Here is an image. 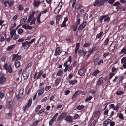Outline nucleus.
<instances>
[{"label": "nucleus", "mask_w": 126, "mask_h": 126, "mask_svg": "<svg viewBox=\"0 0 126 126\" xmlns=\"http://www.w3.org/2000/svg\"><path fill=\"white\" fill-rule=\"evenodd\" d=\"M109 0H96L94 2L92 3V5L94 7H100L104 5L105 2Z\"/></svg>", "instance_id": "obj_1"}, {"label": "nucleus", "mask_w": 126, "mask_h": 126, "mask_svg": "<svg viewBox=\"0 0 126 126\" xmlns=\"http://www.w3.org/2000/svg\"><path fill=\"white\" fill-rule=\"evenodd\" d=\"M24 89L23 88L20 89L19 91L18 94L16 95V97L18 99H20L24 96Z\"/></svg>", "instance_id": "obj_2"}, {"label": "nucleus", "mask_w": 126, "mask_h": 126, "mask_svg": "<svg viewBox=\"0 0 126 126\" xmlns=\"http://www.w3.org/2000/svg\"><path fill=\"white\" fill-rule=\"evenodd\" d=\"M6 105L8 108H12L13 106V102L12 99L10 98H8L7 100Z\"/></svg>", "instance_id": "obj_3"}, {"label": "nucleus", "mask_w": 126, "mask_h": 126, "mask_svg": "<svg viewBox=\"0 0 126 126\" xmlns=\"http://www.w3.org/2000/svg\"><path fill=\"white\" fill-rule=\"evenodd\" d=\"M87 24V22L86 21H84L82 23L80 24L79 27L78 29L79 31L81 32L82 30L85 27Z\"/></svg>", "instance_id": "obj_4"}, {"label": "nucleus", "mask_w": 126, "mask_h": 126, "mask_svg": "<svg viewBox=\"0 0 126 126\" xmlns=\"http://www.w3.org/2000/svg\"><path fill=\"white\" fill-rule=\"evenodd\" d=\"M30 46V45L28 41H26L22 43V46L25 49H28Z\"/></svg>", "instance_id": "obj_5"}, {"label": "nucleus", "mask_w": 126, "mask_h": 126, "mask_svg": "<svg viewBox=\"0 0 126 126\" xmlns=\"http://www.w3.org/2000/svg\"><path fill=\"white\" fill-rule=\"evenodd\" d=\"M29 73L30 72L29 71H25L23 72L22 75L25 80H26L28 79L29 75Z\"/></svg>", "instance_id": "obj_6"}, {"label": "nucleus", "mask_w": 126, "mask_h": 126, "mask_svg": "<svg viewBox=\"0 0 126 126\" xmlns=\"http://www.w3.org/2000/svg\"><path fill=\"white\" fill-rule=\"evenodd\" d=\"M86 71V70L85 68H82L78 71V74L80 76H82L85 74Z\"/></svg>", "instance_id": "obj_7"}, {"label": "nucleus", "mask_w": 126, "mask_h": 126, "mask_svg": "<svg viewBox=\"0 0 126 126\" xmlns=\"http://www.w3.org/2000/svg\"><path fill=\"white\" fill-rule=\"evenodd\" d=\"M32 103V99H30L28 101V103L24 108V111H26L31 106Z\"/></svg>", "instance_id": "obj_8"}, {"label": "nucleus", "mask_w": 126, "mask_h": 126, "mask_svg": "<svg viewBox=\"0 0 126 126\" xmlns=\"http://www.w3.org/2000/svg\"><path fill=\"white\" fill-rule=\"evenodd\" d=\"M14 2V1L10 2L8 1H5L4 3V6L7 7L9 8L10 6L12 5Z\"/></svg>", "instance_id": "obj_9"}, {"label": "nucleus", "mask_w": 126, "mask_h": 126, "mask_svg": "<svg viewBox=\"0 0 126 126\" xmlns=\"http://www.w3.org/2000/svg\"><path fill=\"white\" fill-rule=\"evenodd\" d=\"M104 79L103 77L100 78L97 82L96 84L97 85L100 86L102 84Z\"/></svg>", "instance_id": "obj_10"}, {"label": "nucleus", "mask_w": 126, "mask_h": 126, "mask_svg": "<svg viewBox=\"0 0 126 126\" xmlns=\"http://www.w3.org/2000/svg\"><path fill=\"white\" fill-rule=\"evenodd\" d=\"M61 5L59 6V5L58 6H57L55 9L54 12L55 14H57L61 10L62 6V3H61Z\"/></svg>", "instance_id": "obj_11"}, {"label": "nucleus", "mask_w": 126, "mask_h": 126, "mask_svg": "<svg viewBox=\"0 0 126 126\" xmlns=\"http://www.w3.org/2000/svg\"><path fill=\"white\" fill-rule=\"evenodd\" d=\"M81 92H83L82 91H80L79 90H78L76 91L74 93L72 97V99H74L76 96H77L78 95L80 94L81 93H82Z\"/></svg>", "instance_id": "obj_12"}, {"label": "nucleus", "mask_w": 126, "mask_h": 126, "mask_svg": "<svg viewBox=\"0 0 126 126\" xmlns=\"http://www.w3.org/2000/svg\"><path fill=\"white\" fill-rule=\"evenodd\" d=\"M116 46L114 44H113V43H112L110 46L109 48V51H111L114 50L115 49Z\"/></svg>", "instance_id": "obj_13"}, {"label": "nucleus", "mask_w": 126, "mask_h": 126, "mask_svg": "<svg viewBox=\"0 0 126 126\" xmlns=\"http://www.w3.org/2000/svg\"><path fill=\"white\" fill-rule=\"evenodd\" d=\"M60 47H58L56 49L54 53V55L57 56L59 55L61 53L60 52Z\"/></svg>", "instance_id": "obj_14"}, {"label": "nucleus", "mask_w": 126, "mask_h": 126, "mask_svg": "<svg viewBox=\"0 0 126 126\" xmlns=\"http://www.w3.org/2000/svg\"><path fill=\"white\" fill-rule=\"evenodd\" d=\"M45 91L44 88L43 87H41L38 90V95L40 96Z\"/></svg>", "instance_id": "obj_15"}, {"label": "nucleus", "mask_w": 126, "mask_h": 126, "mask_svg": "<svg viewBox=\"0 0 126 126\" xmlns=\"http://www.w3.org/2000/svg\"><path fill=\"white\" fill-rule=\"evenodd\" d=\"M65 120L68 122H72L73 120V117L71 116L68 115L66 117Z\"/></svg>", "instance_id": "obj_16"}, {"label": "nucleus", "mask_w": 126, "mask_h": 126, "mask_svg": "<svg viewBox=\"0 0 126 126\" xmlns=\"http://www.w3.org/2000/svg\"><path fill=\"white\" fill-rule=\"evenodd\" d=\"M76 2L75 1L73 2L72 5L73 8H75L76 9H78L80 7V4H77L75 7Z\"/></svg>", "instance_id": "obj_17"}, {"label": "nucleus", "mask_w": 126, "mask_h": 126, "mask_svg": "<svg viewBox=\"0 0 126 126\" xmlns=\"http://www.w3.org/2000/svg\"><path fill=\"white\" fill-rule=\"evenodd\" d=\"M6 78L4 76L0 77V84H3L6 80Z\"/></svg>", "instance_id": "obj_18"}, {"label": "nucleus", "mask_w": 126, "mask_h": 126, "mask_svg": "<svg viewBox=\"0 0 126 126\" xmlns=\"http://www.w3.org/2000/svg\"><path fill=\"white\" fill-rule=\"evenodd\" d=\"M87 52V51H85L84 50L82 49V50L79 49L78 50V52L79 54H83L84 56H85Z\"/></svg>", "instance_id": "obj_19"}, {"label": "nucleus", "mask_w": 126, "mask_h": 126, "mask_svg": "<svg viewBox=\"0 0 126 126\" xmlns=\"http://www.w3.org/2000/svg\"><path fill=\"white\" fill-rule=\"evenodd\" d=\"M34 6L35 7L39 6V5L40 4L41 2L39 1H37L35 0L34 1Z\"/></svg>", "instance_id": "obj_20"}, {"label": "nucleus", "mask_w": 126, "mask_h": 126, "mask_svg": "<svg viewBox=\"0 0 126 126\" xmlns=\"http://www.w3.org/2000/svg\"><path fill=\"white\" fill-rule=\"evenodd\" d=\"M110 121V119H108L105 120L103 123V125L104 126H107L108 124Z\"/></svg>", "instance_id": "obj_21"}, {"label": "nucleus", "mask_w": 126, "mask_h": 126, "mask_svg": "<svg viewBox=\"0 0 126 126\" xmlns=\"http://www.w3.org/2000/svg\"><path fill=\"white\" fill-rule=\"evenodd\" d=\"M100 71L98 69L96 70L95 71H94L92 74V75L93 76H95L97 75V74L100 73Z\"/></svg>", "instance_id": "obj_22"}, {"label": "nucleus", "mask_w": 126, "mask_h": 126, "mask_svg": "<svg viewBox=\"0 0 126 126\" xmlns=\"http://www.w3.org/2000/svg\"><path fill=\"white\" fill-rule=\"evenodd\" d=\"M61 79L59 78L57 79L55 81V85L57 86L60 82Z\"/></svg>", "instance_id": "obj_23"}, {"label": "nucleus", "mask_w": 126, "mask_h": 126, "mask_svg": "<svg viewBox=\"0 0 126 126\" xmlns=\"http://www.w3.org/2000/svg\"><path fill=\"white\" fill-rule=\"evenodd\" d=\"M126 46L123 47L121 51L119 53L120 54H121L124 53L125 54V53H126Z\"/></svg>", "instance_id": "obj_24"}, {"label": "nucleus", "mask_w": 126, "mask_h": 126, "mask_svg": "<svg viewBox=\"0 0 126 126\" xmlns=\"http://www.w3.org/2000/svg\"><path fill=\"white\" fill-rule=\"evenodd\" d=\"M103 34V32L101 31L99 33L97 34L96 36L95 40H96L97 39H99L102 36Z\"/></svg>", "instance_id": "obj_25"}, {"label": "nucleus", "mask_w": 126, "mask_h": 126, "mask_svg": "<svg viewBox=\"0 0 126 126\" xmlns=\"http://www.w3.org/2000/svg\"><path fill=\"white\" fill-rule=\"evenodd\" d=\"M39 121H40L39 120H38L34 121L32 123V124H31V126H36L38 124Z\"/></svg>", "instance_id": "obj_26"}, {"label": "nucleus", "mask_w": 126, "mask_h": 126, "mask_svg": "<svg viewBox=\"0 0 126 126\" xmlns=\"http://www.w3.org/2000/svg\"><path fill=\"white\" fill-rule=\"evenodd\" d=\"M77 80H69L68 82L70 84L72 85L74 84H75L77 82Z\"/></svg>", "instance_id": "obj_27"}, {"label": "nucleus", "mask_w": 126, "mask_h": 126, "mask_svg": "<svg viewBox=\"0 0 126 126\" xmlns=\"http://www.w3.org/2000/svg\"><path fill=\"white\" fill-rule=\"evenodd\" d=\"M7 70V71L10 73L12 72V70L11 65H10L8 66Z\"/></svg>", "instance_id": "obj_28"}, {"label": "nucleus", "mask_w": 126, "mask_h": 126, "mask_svg": "<svg viewBox=\"0 0 126 126\" xmlns=\"http://www.w3.org/2000/svg\"><path fill=\"white\" fill-rule=\"evenodd\" d=\"M117 68H115L114 67H113L112 68V70H111V72L112 73H115V74H116L117 72Z\"/></svg>", "instance_id": "obj_29"}, {"label": "nucleus", "mask_w": 126, "mask_h": 126, "mask_svg": "<svg viewBox=\"0 0 126 126\" xmlns=\"http://www.w3.org/2000/svg\"><path fill=\"white\" fill-rule=\"evenodd\" d=\"M76 20L75 24L77 26H78L80 24V22L81 20L79 18H77Z\"/></svg>", "instance_id": "obj_30"}, {"label": "nucleus", "mask_w": 126, "mask_h": 126, "mask_svg": "<svg viewBox=\"0 0 126 126\" xmlns=\"http://www.w3.org/2000/svg\"><path fill=\"white\" fill-rule=\"evenodd\" d=\"M109 37H108L105 40V41H104V43H103L104 45L106 46L107 45V44H108V43H109Z\"/></svg>", "instance_id": "obj_31"}, {"label": "nucleus", "mask_w": 126, "mask_h": 126, "mask_svg": "<svg viewBox=\"0 0 126 126\" xmlns=\"http://www.w3.org/2000/svg\"><path fill=\"white\" fill-rule=\"evenodd\" d=\"M20 63L19 61H15V66L16 68L20 66Z\"/></svg>", "instance_id": "obj_32"}, {"label": "nucleus", "mask_w": 126, "mask_h": 126, "mask_svg": "<svg viewBox=\"0 0 126 126\" xmlns=\"http://www.w3.org/2000/svg\"><path fill=\"white\" fill-rule=\"evenodd\" d=\"M115 73H112L111 72H110L109 73V80L110 79H111L115 75Z\"/></svg>", "instance_id": "obj_33"}, {"label": "nucleus", "mask_w": 126, "mask_h": 126, "mask_svg": "<svg viewBox=\"0 0 126 126\" xmlns=\"http://www.w3.org/2000/svg\"><path fill=\"white\" fill-rule=\"evenodd\" d=\"M61 17V16L60 15H58L57 16L56 18V24H59L60 19Z\"/></svg>", "instance_id": "obj_34"}, {"label": "nucleus", "mask_w": 126, "mask_h": 126, "mask_svg": "<svg viewBox=\"0 0 126 126\" xmlns=\"http://www.w3.org/2000/svg\"><path fill=\"white\" fill-rule=\"evenodd\" d=\"M43 73V72L41 71H40L37 77L36 78V79L37 80L40 78L41 77Z\"/></svg>", "instance_id": "obj_35"}, {"label": "nucleus", "mask_w": 126, "mask_h": 126, "mask_svg": "<svg viewBox=\"0 0 126 126\" xmlns=\"http://www.w3.org/2000/svg\"><path fill=\"white\" fill-rule=\"evenodd\" d=\"M78 26L76 25H71L72 27L73 28V31H75L77 29V26Z\"/></svg>", "instance_id": "obj_36"}, {"label": "nucleus", "mask_w": 126, "mask_h": 126, "mask_svg": "<svg viewBox=\"0 0 126 126\" xmlns=\"http://www.w3.org/2000/svg\"><path fill=\"white\" fill-rule=\"evenodd\" d=\"M121 62L122 64L126 63V57H124L121 59Z\"/></svg>", "instance_id": "obj_37"}, {"label": "nucleus", "mask_w": 126, "mask_h": 126, "mask_svg": "<svg viewBox=\"0 0 126 126\" xmlns=\"http://www.w3.org/2000/svg\"><path fill=\"white\" fill-rule=\"evenodd\" d=\"M97 49L96 47H93L92 49H90L89 51L91 53H92L95 52Z\"/></svg>", "instance_id": "obj_38"}, {"label": "nucleus", "mask_w": 126, "mask_h": 126, "mask_svg": "<svg viewBox=\"0 0 126 126\" xmlns=\"http://www.w3.org/2000/svg\"><path fill=\"white\" fill-rule=\"evenodd\" d=\"M15 45H12L11 46H8L7 48V50L8 51L12 50L15 47Z\"/></svg>", "instance_id": "obj_39"}, {"label": "nucleus", "mask_w": 126, "mask_h": 126, "mask_svg": "<svg viewBox=\"0 0 126 126\" xmlns=\"http://www.w3.org/2000/svg\"><path fill=\"white\" fill-rule=\"evenodd\" d=\"M98 59L97 58L94 59V65L96 66L98 65Z\"/></svg>", "instance_id": "obj_40"}, {"label": "nucleus", "mask_w": 126, "mask_h": 126, "mask_svg": "<svg viewBox=\"0 0 126 126\" xmlns=\"http://www.w3.org/2000/svg\"><path fill=\"white\" fill-rule=\"evenodd\" d=\"M124 94V92L121 91H117L116 93V94L117 95H120L121 94Z\"/></svg>", "instance_id": "obj_41"}, {"label": "nucleus", "mask_w": 126, "mask_h": 126, "mask_svg": "<svg viewBox=\"0 0 126 126\" xmlns=\"http://www.w3.org/2000/svg\"><path fill=\"white\" fill-rule=\"evenodd\" d=\"M63 71L62 70H60L58 71L56 74V75L58 76H60L63 73Z\"/></svg>", "instance_id": "obj_42"}, {"label": "nucleus", "mask_w": 126, "mask_h": 126, "mask_svg": "<svg viewBox=\"0 0 126 126\" xmlns=\"http://www.w3.org/2000/svg\"><path fill=\"white\" fill-rule=\"evenodd\" d=\"M18 8L19 10L20 11L23 10L24 9L23 6L21 4H20L19 5L18 7Z\"/></svg>", "instance_id": "obj_43"}, {"label": "nucleus", "mask_w": 126, "mask_h": 126, "mask_svg": "<svg viewBox=\"0 0 126 126\" xmlns=\"http://www.w3.org/2000/svg\"><path fill=\"white\" fill-rule=\"evenodd\" d=\"M84 108V106L82 105L81 106H79L77 107V109L79 110H81L83 109Z\"/></svg>", "instance_id": "obj_44"}, {"label": "nucleus", "mask_w": 126, "mask_h": 126, "mask_svg": "<svg viewBox=\"0 0 126 126\" xmlns=\"http://www.w3.org/2000/svg\"><path fill=\"white\" fill-rule=\"evenodd\" d=\"M123 7V5H120L117 6L116 8V9H117V11H119L120 10V9L122 8Z\"/></svg>", "instance_id": "obj_45"}, {"label": "nucleus", "mask_w": 126, "mask_h": 126, "mask_svg": "<svg viewBox=\"0 0 126 126\" xmlns=\"http://www.w3.org/2000/svg\"><path fill=\"white\" fill-rule=\"evenodd\" d=\"M58 113H56L55 114L54 116L52 117V119L55 121V120L56 119L58 115Z\"/></svg>", "instance_id": "obj_46"}, {"label": "nucleus", "mask_w": 126, "mask_h": 126, "mask_svg": "<svg viewBox=\"0 0 126 126\" xmlns=\"http://www.w3.org/2000/svg\"><path fill=\"white\" fill-rule=\"evenodd\" d=\"M60 115L63 118L67 115V113L66 112H63Z\"/></svg>", "instance_id": "obj_47"}, {"label": "nucleus", "mask_w": 126, "mask_h": 126, "mask_svg": "<svg viewBox=\"0 0 126 126\" xmlns=\"http://www.w3.org/2000/svg\"><path fill=\"white\" fill-rule=\"evenodd\" d=\"M103 60L102 59H101L98 62V65H100L103 63Z\"/></svg>", "instance_id": "obj_48"}, {"label": "nucleus", "mask_w": 126, "mask_h": 126, "mask_svg": "<svg viewBox=\"0 0 126 126\" xmlns=\"http://www.w3.org/2000/svg\"><path fill=\"white\" fill-rule=\"evenodd\" d=\"M92 98L93 97L91 96H90L88 97L87 98L85 99V101L86 102H88V101H90Z\"/></svg>", "instance_id": "obj_49"}, {"label": "nucleus", "mask_w": 126, "mask_h": 126, "mask_svg": "<svg viewBox=\"0 0 126 126\" xmlns=\"http://www.w3.org/2000/svg\"><path fill=\"white\" fill-rule=\"evenodd\" d=\"M119 118L121 120H123L124 119V117L123 114L121 113H120L118 116Z\"/></svg>", "instance_id": "obj_50"}, {"label": "nucleus", "mask_w": 126, "mask_h": 126, "mask_svg": "<svg viewBox=\"0 0 126 126\" xmlns=\"http://www.w3.org/2000/svg\"><path fill=\"white\" fill-rule=\"evenodd\" d=\"M55 121L54 120L51 119H50L49 122V124L50 126H51Z\"/></svg>", "instance_id": "obj_51"}, {"label": "nucleus", "mask_w": 126, "mask_h": 126, "mask_svg": "<svg viewBox=\"0 0 126 126\" xmlns=\"http://www.w3.org/2000/svg\"><path fill=\"white\" fill-rule=\"evenodd\" d=\"M35 12H34L33 11H32V14L30 15V16H29V17H30V18L32 19V18H33L34 17V14H35Z\"/></svg>", "instance_id": "obj_52"}, {"label": "nucleus", "mask_w": 126, "mask_h": 126, "mask_svg": "<svg viewBox=\"0 0 126 126\" xmlns=\"http://www.w3.org/2000/svg\"><path fill=\"white\" fill-rule=\"evenodd\" d=\"M100 111H97L95 112V115L96 117H97L99 116L100 115Z\"/></svg>", "instance_id": "obj_53"}, {"label": "nucleus", "mask_w": 126, "mask_h": 126, "mask_svg": "<svg viewBox=\"0 0 126 126\" xmlns=\"http://www.w3.org/2000/svg\"><path fill=\"white\" fill-rule=\"evenodd\" d=\"M41 105H39L37 106L36 108L35 109V112H37L38 111L39 109H40L41 107Z\"/></svg>", "instance_id": "obj_54"}, {"label": "nucleus", "mask_w": 126, "mask_h": 126, "mask_svg": "<svg viewBox=\"0 0 126 126\" xmlns=\"http://www.w3.org/2000/svg\"><path fill=\"white\" fill-rule=\"evenodd\" d=\"M110 17H107V18H104V21H106L109 22L110 21Z\"/></svg>", "instance_id": "obj_55"}, {"label": "nucleus", "mask_w": 126, "mask_h": 126, "mask_svg": "<svg viewBox=\"0 0 126 126\" xmlns=\"http://www.w3.org/2000/svg\"><path fill=\"white\" fill-rule=\"evenodd\" d=\"M18 55V54H14L12 60H15L16 58V57Z\"/></svg>", "instance_id": "obj_56"}, {"label": "nucleus", "mask_w": 126, "mask_h": 126, "mask_svg": "<svg viewBox=\"0 0 126 126\" xmlns=\"http://www.w3.org/2000/svg\"><path fill=\"white\" fill-rule=\"evenodd\" d=\"M4 94L1 91H0V98L2 99L3 97Z\"/></svg>", "instance_id": "obj_57"}, {"label": "nucleus", "mask_w": 126, "mask_h": 126, "mask_svg": "<svg viewBox=\"0 0 126 126\" xmlns=\"http://www.w3.org/2000/svg\"><path fill=\"white\" fill-rule=\"evenodd\" d=\"M109 110L108 109L106 110L104 112L103 114L104 115H105L108 114V113Z\"/></svg>", "instance_id": "obj_58"}, {"label": "nucleus", "mask_w": 126, "mask_h": 126, "mask_svg": "<svg viewBox=\"0 0 126 126\" xmlns=\"http://www.w3.org/2000/svg\"><path fill=\"white\" fill-rule=\"evenodd\" d=\"M63 119V117L61 116L60 115L59 116L58 118L57 119V121H60Z\"/></svg>", "instance_id": "obj_59"}, {"label": "nucleus", "mask_w": 126, "mask_h": 126, "mask_svg": "<svg viewBox=\"0 0 126 126\" xmlns=\"http://www.w3.org/2000/svg\"><path fill=\"white\" fill-rule=\"evenodd\" d=\"M23 32V30L20 29L18 31V32L19 34H21Z\"/></svg>", "instance_id": "obj_60"}, {"label": "nucleus", "mask_w": 126, "mask_h": 126, "mask_svg": "<svg viewBox=\"0 0 126 126\" xmlns=\"http://www.w3.org/2000/svg\"><path fill=\"white\" fill-rule=\"evenodd\" d=\"M110 126H114L115 124V123L113 121H111L110 122Z\"/></svg>", "instance_id": "obj_61"}, {"label": "nucleus", "mask_w": 126, "mask_h": 126, "mask_svg": "<svg viewBox=\"0 0 126 126\" xmlns=\"http://www.w3.org/2000/svg\"><path fill=\"white\" fill-rule=\"evenodd\" d=\"M51 87L50 86H46L45 88V90L46 91L48 90L49 89H50Z\"/></svg>", "instance_id": "obj_62"}, {"label": "nucleus", "mask_w": 126, "mask_h": 126, "mask_svg": "<svg viewBox=\"0 0 126 126\" xmlns=\"http://www.w3.org/2000/svg\"><path fill=\"white\" fill-rule=\"evenodd\" d=\"M21 58V55L18 56V55L16 57V61H17L18 60H20Z\"/></svg>", "instance_id": "obj_63"}, {"label": "nucleus", "mask_w": 126, "mask_h": 126, "mask_svg": "<svg viewBox=\"0 0 126 126\" xmlns=\"http://www.w3.org/2000/svg\"><path fill=\"white\" fill-rule=\"evenodd\" d=\"M73 76V74L70 73L69 74L68 76V78L70 79H72Z\"/></svg>", "instance_id": "obj_64"}]
</instances>
